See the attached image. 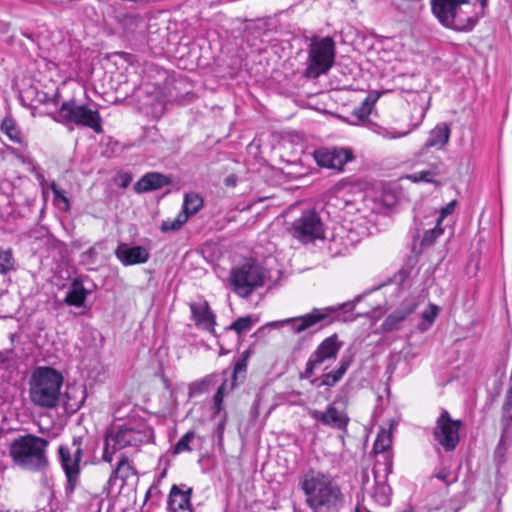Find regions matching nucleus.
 <instances>
[{"mask_svg":"<svg viewBox=\"0 0 512 512\" xmlns=\"http://www.w3.org/2000/svg\"><path fill=\"white\" fill-rule=\"evenodd\" d=\"M87 291L79 281H73L66 294L65 302L70 306L80 307L84 304Z\"/></svg>","mask_w":512,"mask_h":512,"instance_id":"obj_25","label":"nucleus"},{"mask_svg":"<svg viewBox=\"0 0 512 512\" xmlns=\"http://www.w3.org/2000/svg\"><path fill=\"white\" fill-rule=\"evenodd\" d=\"M170 180L163 174L151 172L142 176L134 185V190L137 193L148 192L157 190L165 185H168Z\"/></svg>","mask_w":512,"mask_h":512,"instance_id":"obj_21","label":"nucleus"},{"mask_svg":"<svg viewBox=\"0 0 512 512\" xmlns=\"http://www.w3.org/2000/svg\"><path fill=\"white\" fill-rule=\"evenodd\" d=\"M316 322H301L300 325H298L296 328H295V332L296 333H301L303 331H305L306 329H308L310 326H312L313 324H315Z\"/></svg>","mask_w":512,"mask_h":512,"instance_id":"obj_50","label":"nucleus"},{"mask_svg":"<svg viewBox=\"0 0 512 512\" xmlns=\"http://www.w3.org/2000/svg\"><path fill=\"white\" fill-rule=\"evenodd\" d=\"M314 158L321 167L342 171L344 165L353 159L350 149H318L314 152Z\"/></svg>","mask_w":512,"mask_h":512,"instance_id":"obj_13","label":"nucleus"},{"mask_svg":"<svg viewBox=\"0 0 512 512\" xmlns=\"http://www.w3.org/2000/svg\"><path fill=\"white\" fill-rule=\"evenodd\" d=\"M399 322H393V321H390V322H383L382 323V330L383 331H391V330H394V329H398V324Z\"/></svg>","mask_w":512,"mask_h":512,"instance_id":"obj_49","label":"nucleus"},{"mask_svg":"<svg viewBox=\"0 0 512 512\" xmlns=\"http://www.w3.org/2000/svg\"><path fill=\"white\" fill-rule=\"evenodd\" d=\"M95 512H101L100 508L97 511H95Z\"/></svg>","mask_w":512,"mask_h":512,"instance_id":"obj_62","label":"nucleus"},{"mask_svg":"<svg viewBox=\"0 0 512 512\" xmlns=\"http://www.w3.org/2000/svg\"><path fill=\"white\" fill-rule=\"evenodd\" d=\"M249 356H250V352H249V350H246V351H244V352L242 353V355H241V357H240L239 359H245V362H247V361H248Z\"/></svg>","mask_w":512,"mask_h":512,"instance_id":"obj_55","label":"nucleus"},{"mask_svg":"<svg viewBox=\"0 0 512 512\" xmlns=\"http://www.w3.org/2000/svg\"><path fill=\"white\" fill-rule=\"evenodd\" d=\"M226 186L233 187L236 185L237 177L235 175H229L224 180Z\"/></svg>","mask_w":512,"mask_h":512,"instance_id":"obj_52","label":"nucleus"},{"mask_svg":"<svg viewBox=\"0 0 512 512\" xmlns=\"http://www.w3.org/2000/svg\"><path fill=\"white\" fill-rule=\"evenodd\" d=\"M442 234L443 229L440 227V224L436 222L434 228L429 229L424 233L423 238L421 240V247L425 248L431 246L435 242V240Z\"/></svg>","mask_w":512,"mask_h":512,"instance_id":"obj_39","label":"nucleus"},{"mask_svg":"<svg viewBox=\"0 0 512 512\" xmlns=\"http://www.w3.org/2000/svg\"><path fill=\"white\" fill-rule=\"evenodd\" d=\"M385 475L387 476L392 472V459L389 455L385 456V469H384Z\"/></svg>","mask_w":512,"mask_h":512,"instance_id":"obj_51","label":"nucleus"},{"mask_svg":"<svg viewBox=\"0 0 512 512\" xmlns=\"http://www.w3.org/2000/svg\"><path fill=\"white\" fill-rule=\"evenodd\" d=\"M203 206V199L197 193H187L184 197L181 213L187 215V219L191 215L196 214Z\"/></svg>","mask_w":512,"mask_h":512,"instance_id":"obj_26","label":"nucleus"},{"mask_svg":"<svg viewBox=\"0 0 512 512\" xmlns=\"http://www.w3.org/2000/svg\"><path fill=\"white\" fill-rule=\"evenodd\" d=\"M237 320L246 321V320H251V318L249 316H246V317H239Z\"/></svg>","mask_w":512,"mask_h":512,"instance_id":"obj_58","label":"nucleus"},{"mask_svg":"<svg viewBox=\"0 0 512 512\" xmlns=\"http://www.w3.org/2000/svg\"><path fill=\"white\" fill-rule=\"evenodd\" d=\"M213 383V376H207L199 381H194L189 384L188 395L190 398L205 393L209 386Z\"/></svg>","mask_w":512,"mask_h":512,"instance_id":"obj_32","label":"nucleus"},{"mask_svg":"<svg viewBox=\"0 0 512 512\" xmlns=\"http://www.w3.org/2000/svg\"><path fill=\"white\" fill-rule=\"evenodd\" d=\"M63 376L51 367H37L29 381L31 401L39 407L53 409L60 401Z\"/></svg>","mask_w":512,"mask_h":512,"instance_id":"obj_3","label":"nucleus"},{"mask_svg":"<svg viewBox=\"0 0 512 512\" xmlns=\"http://www.w3.org/2000/svg\"><path fill=\"white\" fill-rule=\"evenodd\" d=\"M342 347V343L338 341L336 334L325 338L310 355L305 368L306 377H310L314 370L323 363L335 360Z\"/></svg>","mask_w":512,"mask_h":512,"instance_id":"obj_12","label":"nucleus"},{"mask_svg":"<svg viewBox=\"0 0 512 512\" xmlns=\"http://www.w3.org/2000/svg\"><path fill=\"white\" fill-rule=\"evenodd\" d=\"M55 120L64 124L88 127L98 134L103 131L99 112L85 104H78L75 100L63 102Z\"/></svg>","mask_w":512,"mask_h":512,"instance_id":"obj_8","label":"nucleus"},{"mask_svg":"<svg viewBox=\"0 0 512 512\" xmlns=\"http://www.w3.org/2000/svg\"><path fill=\"white\" fill-rule=\"evenodd\" d=\"M150 437L151 429L143 422L113 427L106 432L102 459L111 463L116 451L128 447L138 448L147 443Z\"/></svg>","mask_w":512,"mask_h":512,"instance_id":"obj_4","label":"nucleus"},{"mask_svg":"<svg viewBox=\"0 0 512 512\" xmlns=\"http://www.w3.org/2000/svg\"><path fill=\"white\" fill-rule=\"evenodd\" d=\"M117 259L125 266L142 264L148 261L149 252L142 246L130 247L121 243L115 250Z\"/></svg>","mask_w":512,"mask_h":512,"instance_id":"obj_17","label":"nucleus"},{"mask_svg":"<svg viewBox=\"0 0 512 512\" xmlns=\"http://www.w3.org/2000/svg\"><path fill=\"white\" fill-rule=\"evenodd\" d=\"M449 475L450 471L446 468H442L435 474V477L443 482H447Z\"/></svg>","mask_w":512,"mask_h":512,"instance_id":"obj_48","label":"nucleus"},{"mask_svg":"<svg viewBox=\"0 0 512 512\" xmlns=\"http://www.w3.org/2000/svg\"><path fill=\"white\" fill-rule=\"evenodd\" d=\"M335 42L329 36L323 38H313L308 49L307 66L305 76L308 78H318L327 73L334 64Z\"/></svg>","mask_w":512,"mask_h":512,"instance_id":"obj_7","label":"nucleus"},{"mask_svg":"<svg viewBox=\"0 0 512 512\" xmlns=\"http://www.w3.org/2000/svg\"><path fill=\"white\" fill-rule=\"evenodd\" d=\"M431 324H432V322H431V321H428V322H421V325H422L421 329H422V330H426V329H428V328H429V326H430Z\"/></svg>","mask_w":512,"mask_h":512,"instance_id":"obj_56","label":"nucleus"},{"mask_svg":"<svg viewBox=\"0 0 512 512\" xmlns=\"http://www.w3.org/2000/svg\"><path fill=\"white\" fill-rule=\"evenodd\" d=\"M132 478H137L136 469L129 462L126 456L121 455L116 468L113 470L108 480V484L110 486H114L117 485V482L119 481V486L122 487Z\"/></svg>","mask_w":512,"mask_h":512,"instance_id":"obj_20","label":"nucleus"},{"mask_svg":"<svg viewBox=\"0 0 512 512\" xmlns=\"http://www.w3.org/2000/svg\"><path fill=\"white\" fill-rule=\"evenodd\" d=\"M149 105L151 107L150 112L154 116L160 117L163 114V112H164V103H163L162 99H160L158 97H155L154 101L151 102Z\"/></svg>","mask_w":512,"mask_h":512,"instance_id":"obj_44","label":"nucleus"},{"mask_svg":"<svg viewBox=\"0 0 512 512\" xmlns=\"http://www.w3.org/2000/svg\"><path fill=\"white\" fill-rule=\"evenodd\" d=\"M298 486L312 512H339L344 505L341 487L329 473L309 469L299 477Z\"/></svg>","mask_w":512,"mask_h":512,"instance_id":"obj_1","label":"nucleus"},{"mask_svg":"<svg viewBox=\"0 0 512 512\" xmlns=\"http://www.w3.org/2000/svg\"><path fill=\"white\" fill-rule=\"evenodd\" d=\"M512 447V439L505 434H502L500 441L494 452V459L498 465L506 462L507 455Z\"/></svg>","mask_w":512,"mask_h":512,"instance_id":"obj_27","label":"nucleus"},{"mask_svg":"<svg viewBox=\"0 0 512 512\" xmlns=\"http://www.w3.org/2000/svg\"><path fill=\"white\" fill-rule=\"evenodd\" d=\"M450 134L451 129L447 123H438L432 130H430L428 137L422 147V151H427L430 148H436L438 150L442 149L448 144Z\"/></svg>","mask_w":512,"mask_h":512,"instance_id":"obj_19","label":"nucleus"},{"mask_svg":"<svg viewBox=\"0 0 512 512\" xmlns=\"http://www.w3.org/2000/svg\"><path fill=\"white\" fill-rule=\"evenodd\" d=\"M216 322H203V321H200V322H196V325L201 327V328H204V329H208L212 324H215Z\"/></svg>","mask_w":512,"mask_h":512,"instance_id":"obj_53","label":"nucleus"},{"mask_svg":"<svg viewBox=\"0 0 512 512\" xmlns=\"http://www.w3.org/2000/svg\"><path fill=\"white\" fill-rule=\"evenodd\" d=\"M122 178H123V181H122L121 186L125 188L131 182V177L129 175H124Z\"/></svg>","mask_w":512,"mask_h":512,"instance_id":"obj_54","label":"nucleus"},{"mask_svg":"<svg viewBox=\"0 0 512 512\" xmlns=\"http://www.w3.org/2000/svg\"><path fill=\"white\" fill-rule=\"evenodd\" d=\"M14 267V259L10 250L0 248V273L5 274Z\"/></svg>","mask_w":512,"mask_h":512,"instance_id":"obj_40","label":"nucleus"},{"mask_svg":"<svg viewBox=\"0 0 512 512\" xmlns=\"http://www.w3.org/2000/svg\"><path fill=\"white\" fill-rule=\"evenodd\" d=\"M419 306V303L413 298L406 299L403 303V308L396 316H389L387 320H403L409 316Z\"/></svg>","mask_w":512,"mask_h":512,"instance_id":"obj_38","label":"nucleus"},{"mask_svg":"<svg viewBox=\"0 0 512 512\" xmlns=\"http://www.w3.org/2000/svg\"><path fill=\"white\" fill-rule=\"evenodd\" d=\"M192 492L193 489L184 484L172 485L167 500L168 512H193L191 504Z\"/></svg>","mask_w":512,"mask_h":512,"instance_id":"obj_15","label":"nucleus"},{"mask_svg":"<svg viewBox=\"0 0 512 512\" xmlns=\"http://www.w3.org/2000/svg\"><path fill=\"white\" fill-rule=\"evenodd\" d=\"M432 11L437 19L445 26V16L452 18L455 12L460 8V5L466 6L471 9L472 4L469 0H432Z\"/></svg>","mask_w":512,"mask_h":512,"instance_id":"obj_18","label":"nucleus"},{"mask_svg":"<svg viewBox=\"0 0 512 512\" xmlns=\"http://www.w3.org/2000/svg\"><path fill=\"white\" fill-rule=\"evenodd\" d=\"M247 368V362H245V359H238L235 363L234 370H233V382L236 381L237 376L240 374H243L246 372ZM235 385V383H232V387Z\"/></svg>","mask_w":512,"mask_h":512,"instance_id":"obj_45","label":"nucleus"},{"mask_svg":"<svg viewBox=\"0 0 512 512\" xmlns=\"http://www.w3.org/2000/svg\"><path fill=\"white\" fill-rule=\"evenodd\" d=\"M383 315L384 312L380 306H374L372 302L364 301L363 296H357L352 301L324 308H313L304 315L285 320H348L352 317L377 320Z\"/></svg>","mask_w":512,"mask_h":512,"instance_id":"obj_2","label":"nucleus"},{"mask_svg":"<svg viewBox=\"0 0 512 512\" xmlns=\"http://www.w3.org/2000/svg\"><path fill=\"white\" fill-rule=\"evenodd\" d=\"M265 278L264 268L254 261H247L231 272V284L241 297L249 296L256 288L262 286Z\"/></svg>","mask_w":512,"mask_h":512,"instance_id":"obj_9","label":"nucleus"},{"mask_svg":"<svg viewBox=\"0 0 512 512\" xmlns=\"http://www.w3.org/2000/svg\"><path fill=\"white\" fill-rule=\"evenodd\" d=\"M309 415L315 421L342 432L347 431V427L350 421L347 413L338 410L334 404L328 405L325 411L312 409L309 411Z\"/></svg>","mask_w":512,"mask_h":512,"instance_id":"obj_14","label":"nucleus"},{"mask_svg":"<svg viewBox=\"0 0 512 512\" xmlns=\"http://www.w3.org/2000/svg\"><path fill=\"white\" fill-rule=\"evenodd\" d=\"M253 322H232L226 330L235 331L238 336L240 334L249 331L252 328Z\"/></svg>","mask_w":512,"mask_h":512,"instance_id":"obj_41","label":"nucleus"},{"mask_svg":"<svg viewBox=\"0 0 512 512\" xmlns=\"http://www.w3.org/2000/svg\"><path fill=\"white\" fill-rule=\"evenodd\" d=\"M427 107L423 105L414 106L410 115V128L411 131L420 126L426 115Z\"/></svg>","mask_w":512,"mask_h":512,"instance_id":"obj_36","label":"nucleus"},{"mask_svg":"<svg viewBox=\"0 0 512 512\" xmlns=\"http://www.w3.org/2000/svg\"><path fill=\"white\" fill-rule=\"evenodd\" d=\"M51 190H52L55 198L64 203L65 210H68L70 207V202H69V199L66 197L64 191L61 190L59 187H57L55 184H52Z\"/></svg>","mask_w":512,"mask_h":512,"instance_id":"obj_46","label":"nucleus"},{"mask_svg":"<svg viewBox=\"0 0 512 512\" xmlns=\"http://www.w3.org/2000/svg\"><path fill=\"white\" fill-rule=\"evenodd\" d=\"M82 457L83 438L80 436L58 447V459L67 479L65 494L68 498L72 496L78 484Z\"/></svg>","mask_w":512,"mask_h":512,"instance_id":"obj_6","label":"nucleus"},{"mask_svg":"<svg viewBox=\"0 0 512 512\" xmlns=\"http://www.w3.org/2000/svg\"><path fill=\"white\" fill-rule=\"evenodd\" d=\"M379 95L375 93L369 94L361 103L359 107H356L352 113L351 117L353 120L351 122L355 125L364 122L369 115L371 114V111L373 109V106L375 102L377 101Z\"/></svg>","mask_w":512,"mask_h":512,"instance_id":"obj_23","label":"nucleus"},{"mask_svg":"<svg viewBox=\"0 0 512 512\" xmlns=\"http://www.w3.org/2000/svg\"><path fill=\"white\" fill-rule=\"evenodd\" d=\"M410 132H411V129H408L406 131H396L394 129H384L381 132V135L383 136V138H386V139H397V138H401V137L408 135Z\"/></svg>","mask_w":512,"mask_h":512,"instance_id":"obj_43","label":"nucleus"},{"mask_svg":"<svg viewBox=\"0 0 512 512\" xmlns=\"http://www.w3.org/2000/svg\"><path fill=\"white\" fill-rule=\"evenodd\" d=\"M278 323H279V322H270L269 324H270L271 326H273V327H277V324H278Z\"/></svg>","mask_w":512,"mask_h":512,"instance_id":"obj_59","label":"nucleus"},{"mask_svg":"<svg viewBox=\"0 0 512 512\" xmlns=\"http://www.w3.org/2000/svg\"><path fill=\"white\" fill-rule=\"evenodd\" d=\"M292 235L302 242H309L323 236V224L315 211H304L291 227Z\"/></svg>","mask_w":512,"mask_h":512,"instance_id":"obj_11","label":"nucleus"},{"mask_svg":"<svg viewBox=\"0 0 512 512\" xmlns=\"http://www.w3.org/2000/svg\"><path fill=\"white\" fill-rule=\"evenodd\" d=\"M49 442L41 437L26 434L14 439L10 454L14 462L29 471H41L48 466L46 449Z\"/></svg>","mask_w":512,"mask_h":512,"instance_id":"obj_5","label":"nucleus"},{"mask_svg":"<svg viewBox=\"0 0 512 512\" xmlns=\"http://www.w3.org/2000/svg\"><path fill=\"white\" fill-rule=\"evenodd\" d=\"M391 445V433L385 429H382L376 437L373 449L375 453H384L391 447Z\"/></svg>","mask_w":512,"mask_h":512,"instance_id":"obj_33","label":"nucleus"},{"mask_svg":"<svg viewBox=\"0 0 512 512\" xmlns=\"http://www.w3.org/2000/svg\"><path fill=\"white\" fill-rule=\"evenodd\" d=\"M196 437V432L194 430H189L186 432L175 444L173 448V452L175 454H180L183 452H189L192 450L190 444L194 441Z\"/></svg>","mask_w":512,"mask_h":512,"instance_id":"obj_35","label":"nucleus"},{"mask_svg":"<svg viewBox=\"0 0 512 512\" xmlns=\"http://www.w3.org/2000/svg\"><path fill=\"white\" fill-rule=\"evenodd\" d=\"M445 18V26L456 31H470L478 22V16L474 13V6L471 9L460 5V8L455 12L452 18L447 15Z\"/></svg>","mask_w":512,"mask_h":512,"instance_id":"obj_16","label":"nucleus"},{"mask_svg":"<svg viewBox=\"0 0 512 512\" xmlns=\"http://www.w3.org/2000/svg\"><path fill=\"white\" fill-rule=\"evenodd\" d=\"M455 206H456V201L452 200L445 207L441 208L436 222H438V224H441V222L444 220V218L454 211Z\"/></svg>","mask_w":512,"mask_h":512,"instance_id":"obj_47","label":"nucleus"},{"mask_svg":"<svg viewBox=\"0 0 512 512\" xmlns=\"http://www.w3.org/2000/svg\"><path fill=\"white\" fill-rule=\"evenodd\" d=\"M391 492V487L385 482H376L372 496L378 504L388 506L390 504Z\"/></svg>","mask_w":512,"mask_h":512,"instance_id":"obj_28","label":"nucleus"},{"mask_svg":"<svg viewBox=\"0 0 512 512\" xmlns=\"http://www.w3.org/2000/svg\"><path fill=\"white\" fill-rule=\"evenodd\" d=\"M350 359H342L337 369L324 373L321 376V385L332 387L338 383L350 366Z\"/></svg>","mask_w":512,"mask_h":512,"instance_id":"obj_24","label":"nucleus"},{"mask_svg":"<svg viewBox=\"0 0 512 512\" xmlns=\"http://www.w3.org/2000/svg\"><path fill=\"white\" fill-rule=\"evenodd\" d=\"M192 316L195 320H214L215 315L211 312L208 303L205 301L191 304Z\"/></svg>","mask_w":512,"mask_h":512,"instance_id":"obj_29","label":"nucleus"},{"mask_svg":"<svg viewBox=\"0 0 512 512\" xmlns=\"http://www.w3.org/2000/svg\"><path fill=\"white\" fill-rule=\"evenodd\" d=\"M461 422L451 418L449 412L441 410L433 428L434 440L446 452L455 450L460 441L459 431Z\"/></svg>","mask_w":512,"mask_h":512,"instance_id":"obj_10","label":"nucleus"},{"mask_svg":"<svg viewBox=\"0 0 512 512\" xmlns=\"http://www.w3.org/2000/svg\"><path fill=\"white\" fill-rule=\"evenodd\" d=\"M355 512H361V511L359 510V508H356V509H355Z\"/></svg>","mask_w":512,"mask_h":512,"instance_id":"obj_61","label":"nucleus"},{"mask_svg":"<svg viewBox=\"0 0 512 512\" xmlns=\"http://www.w3.org/2000/svg\"><path fill=\"white\" fill-rule=\"evenodd\" d=\"M331 194L344 205H352L356 201V196L361 195V191L349 182H339L333 186Z\"/></svg>","mask_w":512,"mask_h":512,"instance_id":"obj_22","label":"nucleus"},{"mask_svg":"<svg viewBox=\"0 0 512 512\" xmlns=\"http://www.w3.org/2000/svg\"><path fill=\"white\" fill-rule=\"evenodd\" d=\"M439 307L434 304H428L422 311L423 320H434L438 316Z\"/></svg>","mask_w":512,"mask_h":512,"instance_id":"obj_42","label":"nucleus"},{"mask_svg":"<svg viewBox=\"0 0 512 512\" xmlns=\"http://www.w3.org/2000/svg\"><path fill=\"white\" fill-rule=\"evenodd\" d=\"M187 221V215L180 212L174 219H167L163 221L160 229L162 232L178 231Z\"/></svg>","mask_w":512,"mask_h":512,"instance_id":"obj_34","label":"nucleus"},{"mask_svg":"<svg viewBox=\"0 0 512 512\" xmlns=\"http://www.w3.org/2000/svg\"><path fill=\"white\" fill-rule=\"evenodd\" d=\"M227 381L225 380L217 389L213 397L212 416L215 417L223 409V399L225 396Z\"/></svg>","mask_w":512,"mask_h":512,"instance_id":"obj_37","label":"nucleus"},{"mask_svg":"<svg viewBox=\"0 0 512 512\" xmlns=\"http://www.w3.org/2000/svg\"><path fill=\"white\" fill-rule=\"evenodd\" d=\"M374 474H375V477H377V465L374 468Z\"/></svg>","mask_w":512,"mask_h":512,"instance_id":"obj_60","label":"nucleus"},{"mask_svg":"<svg viewBox=\"0 0 512 512\" xmlns=\"http://www.w3.org/2000/svg\"><path fill=\"white\" fill-rule=\"evenodd\" d=\"M1 130L15 143H21V132L11 117H5L1 124Z\"/></svg>","mask_w":512,"mask_h":512,"instance_id":"obj_30","label":"nucleus"},{"mask_svg":"<svg viewBox=\"0 0 512 512\" xmlns=\"http://www.w3.org/2000/svg\"><path fill=\"white\" fill-rule=\"evenodd\" d=\"M481 3L482 8H484L487 5V0H479Z\"/></svg>","mask_w":512,"mask_h":512,"instance_id":"obj_57","label":"nucleus"},{"mask_svg":"<svg viewBox=\"0 0 512 512\" xmlns=\"http://www.w3.org/2000/svg\"><path fill=\"white\" fill-rule=\"evenodd\" d=\"M439 175L437 167H433L429 170H423L407 175V179L413 183L426 182L435 183V178Z\"/></svg>","mask_w":512,"mask_h":512,"instance_id":"obj_31","label":"nucleus"}]
</instances>
